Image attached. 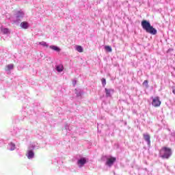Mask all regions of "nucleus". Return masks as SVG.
Instances as JSON below:
<instances>
[{
  "instance_id": "obj_16",
  "label": "nucleus",
  "mask_w": 175,
  "mask_h": 175,
  "mask_svg": "<svg viewBox=\"0 0 175 175\" xmlns=\"http://www.w3.org/2000/svg\"><path fill=\"white\" fill-rule=\"evenodd\" d=\"M64 128L66 131H70V127L69 126V125L68 124H66L64 125Z\"/></svg>"
},
{
  "instance_id": "obj_7",
  "label": "nucleus",
  "mask_w": 175,
  "mask_h": 175,
  "mask_svg": "<svg viewBox=\"0 0 175 175\" xmlns=\"http://www.w3.org/2000/svg\"><path fill=\"white\" fill-rule=\"evenodd\" d=\"M144 140L147 142L148 146L151 144V137H150V134L148 133H144L143 135Z\"/></svg>"
},
{
  "instance_id": "obj_9",
  "label": "nucleus",
  "mask_w": 175,
  "mask_h": 175,
  "mask_svg": "<svg viewBox=\"0 0 175 175\" xmlns=\"http://www.w3.org/2000/svg\"><path fill=\"white\" fill-rule=\"evenodd\" d=\"M51 50H53V51H56L57 53H59L61 51V49L55 45H51L49 46Z\"/></svg>"
},
{
  "instance_id": "obj_13",
  "label": "nucleus",
  "mask_w": 175,
  "mask_h": 175,
  "mask_svg": "<svg viewBox=\"0 0 175 175\" xmlns=\"http://www.w3.org/2000/svg\"><path fill=\"white\" fill-rule=\"evenodd\" d=\"M76 50L79 53H83V47L80 45H78V46H76Z\"/></svg>"
},
{
  "instance_id": "obj_10",
  "label": "nucleus",
  "mask_w": 175,
  "mask_h": 175,
  "mask_svg": "<svg viewBox=\"0 0 175 175\" xmlns=\"http://www.w3.org/2000/svg\"><path fill=\"white\" fill-rule=\"evenodd\" d=\"M35 154L33 153V151L32 150H29L28 153H27V158L28 159H31L32 158H33Z\"/></svg>"
},
{
  "instance_id": "obj_15",
  "label": "nucleus",
  "mask_w": 175,
  "mask_h": 175,
  "mask_svg": "<svg viewBox=\"0 0 175 175\" xmlns=\"http://www.w3.org/2000/svg\"><path fill=\"white\" fill-rule=\"evenodd\" d=\"M105 50L107 51H109V53H111V51H112V49H111V46H105Z\"/></svg>"
},
{
  "instance_id": "obj_21",
  "label": "nucleus",
  "mask_w": 175,
  "mask_h": 175,
  "mask_svg": "<svg viewBox=\"0 0 175 175\" xmlns=\"http://www.w3.org/2000/svg\"><path fill=\"white\" fill-rule=\"evenodd\" d=\"M172 92L175 94V86L172 87Z\"/></svg>"
},
{
  "instance_id": "obj_11",
  "label": "nucleus",
  "mask_w": 175,
  "mask_h": 175,
  "mask_svg": "<svg viewBox=\"0 0 175 175\" xmlns=\"http://www.w3.org/2000/svg\"><path fill=\"white\" fill-rule=\"evenodd\" d=\"M14 68V64H8L5 66V70H12V69Z\"/></svg>"
},
{
  "instance_id": "obj_2",
  "label": "nucleus",
  "mask_w": 175,
  "mask_h": 175,
  "mask_svg": "<svg viewBox=\"0 0 175 175\" xmlns=\"http://www.w3.org/2000/svg\"><path fill=\"white\" fill-rule=\"evenodd\" d=\"M160 154L163 159H169L172 156V150L166 147L163 148L160 151Z\"/></svg>"
},
{
  "instance_id": "obj_6",
  "label": "nucleus",
  "mask_w": 175,
  "mask_h": 175,
  "mask_svg": "<svg viewBox=\"0 0 175 175\" xmlns=\"http://www.w3.org/2000/svg\"><path fill=\"white\" fill-rule=\"evenodd\" d=\"M105 92L106 94V97L107 98H111V94H114V89H111V88H105Z\"/></svg>"
},
{
  "instance_id": "obj_22",
  "label": "nucleus",
  "mask_w": 175,
  "mask_h": 175,
  "mask_svg": "<svg viewBox=\"0 0 175 175\" xmlns=\"http://www.w3.org/2000/svg\"><path fill=\"white\" fill-rule=\"evenodd\" d=\"M76 80L72 81V85H76Z\"/></svg>"
},
{
  "instance_id": "obj_4",
  "label": "nucleus",
  "mask_w": 175,
  "mask_h": 175,
  "mask_svg": "<svg viewBox=\"0 0 175 175\" xmlns=\"http://www.w3.org/2000/svg\"><path fill=\"white\" fill-rule=\"evenodd\" d=\"M87 163V159L85 157H81L77 160V164L78 165L79 167H83L84 165Z\"/></svg>"
},
{
  "instance_id": "obj_19",
  "label": "nucleus",
  "mask_w": 175,
  "mask_h": 175,
  "mask_svg": "<svg viewBox=\"0 0 175 175\" xmlns=\"http://www.w3.org/2000/svg\"><path fill=\"white\" fill-rule=\"evenodd\" d=\"M102 84L104 87L106 85V79L105 78L102 79Z\"/></svg>"
},
{
  "instance_id": "obj_3",
  "label": "nucleus",
  "mask_w": 175,
  "mask_h": 175,
  "mask_svg": "<svg viewBox=\"0 0 175 175\" xmlns=\"http://www.w3.org/2000/svg\"><path fill=\"white\" fill-rule=\"evenodd\" d=\"M103 159H106L107 161L105 163V165L107 166H109V167H111V165H114V162L117 161V159L116 157H107V156L103 157Z\"/></svg>"
},
{
  "instance_id": "obj_1",
  "label": "nucleus",
  "mask_w": 175,
  "mask_h": 175,
  "mask_svg": "<svg viewBox=\"0 0 175 175\" xmlns=\"http://www.w3.org/2000/svg\"><path fill=\"white\" fill-rule=\"evenodd\" d=\"M141 25L143 29H144L146 32H147V33H150V35H157V33H158L157 29L154 28V27L151 25L150 22L147 21H142L141 23Z\"/></svg>"
},
{
  "instance_id": "obj_20",
  "label": "nucleus",
  "mask_w": 175,
  "mask_h": 175,
  "mask_svg": "<svg viewBox=\"0 0 175 175\" xmlns=\"http://www.w3.org/2000/svg\"><path fill=\"white\" fill-rule=\"evenodd\" d=\"M81 95H83V92H81V91L77 93V96H81Z\"/></svg>"
},
{
  "instance_id": "obj_8",
  "label": "nucleus",
  "mask_w": 175,
  "mask_h": 175,
  "mask_svg": "<svg viewBox=\"0 0 175 175\" xmlns=\"http://www.w3.org/2000/svg\"><path fill=\"white\" fill-rule=\"evenodd\" d=\"M55 69L57 72H58L59 73H61V72H64V65L58 64L55 66Z\"/></svg>"
},
{
  "instance_id": "obj_17",
  "label": "nucleus",
  "mask_w": 175,
  "mask_h": 175,
  "mask_svg": "<svg viewBox=\"0 0 175 175\" xmlns=\"http://www.w3.org/2000/svg\"><path fill=\"white\" fill-rule=\"evenodd\" d=\"M10 146H11V151H13V150L16 148V145L13 143H11Z\"/></svg>"
},
{
  "instance_id": "obj_5",
  "label": "nucleus",
  "mask_w": 175,
  "mask_h": 175,
  "mask_svg": "<svg viewBox=\"0 0 175 175\" xmlns=\"http://www.w3.org/2000/svg\"><path fill=\"white\" fill-rule=\"evenodd\" d=\"M152 106L154 107H159L161 106V100H159V97H155L152 99Z\"/></svg>"
},
{
  "instance_id": "obj_23",
  "label": "nucleus",
  "mask_w": 175,
  "mask_h": 175,
  "mask_svg": "<svg viewBox=\"0 0 175 175\" xmlns=\"http://www.w3.org/2000/svg\"><path fill=\"white\" fill-rule=\"evenodd\" d=\"M44 46H47V44H46V42L44 43Z\"/></svg>"
},
{
  "instance_id": "obj_14",
  "label": "nucleus",
  "mask_w": 175,
  "mask_h": 175,
  "mask_svg": "<svg viewBox=\"0 0 175 175\" xmlns=\"http://www.w3.org/2000/svg\"><path fill=\"white\" fill-rule=\"evenodd\" d=\"M1 32H3V33H10L9 29L8 28L2 29Z\"/></svg>"
},
{
  "instance_id": "obj_12",
  "label": "nucleus",
  "mask_w": 175,
  "mask_h": 175,
  "mask_svg": "<svg viewBox=\"0 0 175 175\" xmlns=\"http://www.w3.org/2000/svg\"><path fill=\"white\" fill-rule=\"evenodd\" d=\"M21 28H23V29H27L29 27L27 22H22L21 23Z\"/></svg>"
},
{
  "instance_id": "obj_18",
  "label": "nucleus",
  "mask_w": 175,
  "mask_h": 175,
  "mask_svg": "<svg viewBox=\"0 0 175 175\" xmlns=\"http://www.w3.org/2000/svg\"><path fill=\"white\" fill-rule=\"evenodd\" d=\"M143 85H146V88H148V81L145 80L143 83Z\"/></svg>"
}]
</instances>
